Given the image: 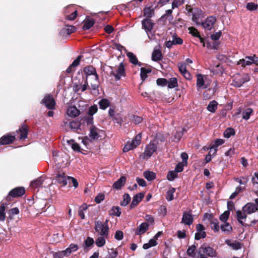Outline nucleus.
Wrapping results in <instances>:
<instances>
[{
  "mask_svg": "<svg viewBox=\"0 0 258 258\" xmlns=\"http://www.w3.org/2000/svg\"><path fill=\"white\" fill-rule=\"evenodd\" d=\"M230 212L229 210L225 211L220 216V219L221 221L225 222L228 219Z\"/></svg>",
  "mask_w": 258,
  "mask_h": 258,
  "instance_id": "obj_57",
  "label": "nucleus"
},
{
  "mask_svg": "<svg viewBox=\"0 0 258 258\" xmlns=\"http://www.w3.org/2000/svg\"><path fill=\"white\" fill-rule=\"evenodd\" d=\"M226 242L228 245L235 250H238L240 249L241 247L240 243L236 241L231 242L229 240H226Z\"/></svg>",
  "mask_w": 258,
  "mask_h": 258,
  "instance_id": "obj_36",
  "label": "nucleus"
},
{
  "mask_svg": "<svg viewBox=\"0 0 258 258\" xmlns=\"http://www.w3.org/2000/svg\"><path fill=\"white\" fill-rule=\"evenodd\" d=\"M98 110V107L96 105L91 106L88 110V114L90 116H93L95 113L97 112Z\"/></svg>",
  "mask_w": 258,
  "mask_h": 258,
  "instance_id": "obj_56",
  "label": "nucleus"
},
{
  "mask_svg": "<svg viewBox=\"0 0 258 258\" xmlns=\"http://www.w3.org/2000/svg\"><path fill=\"white\" fill-rule=\"evenodd\" d=\"M193 220V217L191 213L186 212H183L181 223L186 225H190L192 224Z\"/></svg>",
  "mask_w": 258,
  "mask_h": 258,
  "instance_id": "obj_14",
  "label": "nucleus"
},
{
  "mask_svg": "<svg viewBox=\"0 0 258 258\" xmlns=\"http://www.w3.org/2000/svg\"><path fill=\"white\" fill-rule=\"evenodd\" d=\"M154 14L153 9L150 7H146L144 10V15L148 19L151 18Z\"/></svg>",
  "mask_w": 258,
  "mask_h": 258,
  "instance_id": "obj_41",
  "label": "nucleus"
},
{
  "mask_svg": "<svg viewBox=\"0 0 258 258\" xmlns=\"http://www.w3.org/2000/svg\"><path fill=\"white\" fill-rule=\"evenodd\" d=\"M235 180L238 182L240 184H245L248 180V179L247 177H241L240 178H236Z\"/></svg>",
  "mask_w": 258,
  "mask_h": 258,
  "instance_id": "obj_62",
  "label": "nucleus"
},
{
  "mask_svg": "<svg viewBox=\"0 0 258 258\" xmlns=\"http://www.w3.org/2000/svg\"><path fill=\"white\" fill-rule=\"evenodd\" d=\"M76 29L74 26H69L68 28L63 29L60 33L61 35H63L64 33H67L68 35H70L72 33L76 31Z\"/></svg>",
  "mask_w": 258,
  "mask_h": 258,
  "instance_id": "obj_35",
  "label": "nucleus"
},
{
  "mask_svg": "<svg viewBox=\"0 0 258 258\" xmlns=\"http://www.w3.org/2000/svg\"><path fill=\"white\" fill-rule=\"evenodd\" d=\"M131 199L128 194H124L123 196V200L120 202V205L123 207L127 206L131 201Z\"/></svg>",
  "mask_w": 258,
  "mask_h": 258,
  "instance_id": "obj_38",
  "label": "nucleus"
},
{
  "mask_svg": "<svg viewBox=\"0 0 258 258\" xmlns=\"http://www.w3.org/2000/svg\"><path fill=\"white\" fill-rule=\"evenodd\" d=\"M157 146L153 143L151 142L146 147L144 153V158H149L156 151Z\"/></svg>",
  "mask_w": 258,
  "mask_h": 258,
  "instance_id": "obj_7",
  "label": "nucleus"
},
{
  "mask_svg": "<svg viewBox=\"0 0 258 258\" xmlns=\"http://www.w3.org/2000/svg\"><path fill=\"white\" fill-rule=\"evenodd\" d=\"M110 69V75L113 76L116 81H119L122 77L125 76L124 66L122 62L119 63L116 70H113L112 67H111Z\"/></svg>",
  "mask_w": 258,
  "mask_h": 258,
  "instance_id": "obj_4",
  "label": "nucleus"
},
{
  "mask_svg": "<svg viewBox=\"0 0 258 258\" xmlns=\"http://www.w3.org/2000/svg\"><path fill=\"white\" fill-rule=\"evenodd\" d=\"M108 255L107 256L108 258H116L118 255V252L116 250L112 248L108 250Z\"/></svg>",
  "mask_w": 258,
  "mask_h": 258,
  "instance_id": "obj_55",
  "label": "nucleus"
},
{
  "mask_svg": "<svg viewBox=\"0 0 258 258\" xmlns=\"http://www.w3.org/2000/svg\"><path fill=\"white\" fill-rule=\"evenodd\" d=\"M89 137L92 140L97 139L99 138L98 128L94 125H91L90 129Z\"/></svg>",
  "mask_w": 258,
  "mask_h": 258,
  "instance_id": "obj_25",
  "label": "nucleus"
},
{
  "mask_svg": "<svg viewBox=\"0 0 258 258\" xmlns=\"http://www.w3.org/2000/svg\"><path fill=\"white\" fill-rule=\"evenodd\" d=\"M203 252L210 257H215L216 256V251L212 247L210 246L202 247Z\"/></svg>",
  "mask_w": 258,
  "mask_h": 258,
  "instance_id": "obj_23",
  "label": "nucleus"
},
{
  "mask_svg": "<svg viewBox=\"0 0 258 258\" xmlns=\"http://www.w3.org/2000/svg\"><path fill=\"white\" fill-rule=\"evenodd\" d=\"M210 226L211 229L215 232H218L219 231L220 226L219 225V221L218 219L212 218L210 220Z\"/></svg>",
  "mask_w": 258,
  "mask_h": 258,
  "instance_id": "obj_28",
  "label": "nucleus"
},
{
  "mask_svg": "<svg viewBox=\"0 0 258 258\" xmlns=\"http://www.w3.org/2000/svg\"><path fill=\"white\" fill-rule=\"evenodd\" d=\"M186 130L184 128L182 129V131L177 132L176 134L174 135V139L177 141H179L183 135V132H185Z\"/></svg>",
  "mask_w": 258,
  "mask_h": 258,
  "instance_id": "obj_63",
  "label": "nucleus"
},
{
  "mask_svg": "<svg viewBox=\"0 0 258 258\" xmlns=\"http://www.w3.org/2000/svg\"><path fill=\"white\" fill-rule=\"evenodd\" d=\"M236 217L238 222L243 226H249L255 224L258 221V213H255L254 218L248 216L242 210L236 212Z\"/></svg>",
  "mask_w": 258,
  "mask_h": 258,
  "instance_id": "obj_1",
  "label": "nucleus"
},
{
  "mask_svg": "<svg viewBox=\"0 0 258 258\" xmlns=\"http://www.w3.org/2000/svg\"><path fill=\"white\" fill-rule=\"evenodd\" d=\"M186 165L182 163V162H179L178 163L175 168V169L174 170L177 172V173H178V172H181V171H183V167L184 166H186Z\"/></svg>",
  "mask_w": 258,
  "mask_h": 258,
  "instance_id": "obj_59",
  "label": "nucleus"
},
{
  "mask_svg": "<svg viewBox=\"0 0 258 258\" xmlns=\"http://www.w3.org/2000/svg\"><path fill=\"white\" fill-rule=\"evenodd\" d=\"M126 55L129 58L131 62L133 64H137L139 63L137 57L133 53L128 52L127 53Z\"/></svg>",
  "mask_w": 258,
  "mask_h": 258,
  "instance_id": "obj_44",
  "label": "nucleus"
},
{
  "mask_svg": "<svg viewBox=\"0 0 258 258\" xmlns=\"http://www.w3.org/2000/svg\"><path fill=\"white\" fill-rule=\"evenodd\" d=\"M189 30V33L191 34L193 36L198 37L200 39L201 42L203 41V38L201 36L197 29L194 27H189L188 28Z\"/></svg>",
  "mask_w": 258,
  "mask_h": 258,
  "instance_id": "obj_37",
  "label": "nucleus"
},
{
  "mask_svg": "<svg viewBox=\"0 0 258 258\" xmlns=\"http://www.w3.org/2000/svg\"><path fill=\"white\" fill-rule=\"evenodd\" d=\"M150 69L142 68L141 69L140 76L142 80H145L147 78V74L151 73Z\"/></svg>",
  "mask_w": 258,
  "mask_h": 258,
  "instance_id": "obj_42",
  "label": "nucleus"
},
{
  "mask_svg": "<svg viewBox=\"0 0 258 258\" xmlns=\"http://www.w3.org/2000/svg\"><path fill=\"white\" fill-rule=\"evenodd\" d=\"M253 110L250 108L245 109L242 113V118L245 120H248Z\"/></svg>",
  "mask_w": 258,
  "mask_h": 258,
  "instance_id": "obj_39",
  "label": "nucleus"
},
{
  "mask_svg": "<svg viewBox=\"0 0 258 258\" xmlns=\"http://www.w3.org/2000/svg\"><path fill=\"white\" fill-rule=\"evenodd\" d=\"M153 25V23L150 19H145L142 21V28L146 31L147 34L152 30Z\"/></svg>",
  "mask_w": 258,
  "mask_h": 258,
  "instance_id": "obj_12",
  "label": "nucleus"
},
{
  "mask_svg": "<svg viewBox=\"0 0 258 258\" xmlns=\"http://www.w3.org/2000/svg\"><path fill=\"white\" fill-rule=\"evenodd\" d=\"M235 131L234 129L232 128H228L226 129L224 132V136L226 138H230L231 136L234 135Z\"/></svg>",
  "mask_w": 258,
  "mask_h": 258,
  "instance_id": "obj_53",
  "label": "nucleus"
},
{
  "mask_svg": "<svg viewBox=\"0 0 258 258\" xmlns=\"http://www.w3.org/2000/svg\"><path fill=\"white\" fill-rule=\"evenodd\" d=\"M149 225L146 222L141 224L136 229L135 234L137 235H140L145 233L149 229Z\"/></svg>",
  "mask_w": 258,
  "mask_h": 258,
  "instance_id": "obj_15",
  "label": "nucleus"
},
{
  "mask_svg": "<svg viewBox=\"0 0 258 258\" xmlns=\"http://www.w3.org/2000/svg\"><path fill=\"white\" fill-rule=\"evenodd\" d=\"M79 249V245L77 244L71 243L65 250L63 254L66 256H69L73 252H76Z\"/></svg>",
  "mask_w": 258,
  "mask_h": 258,
  "instance_id": "obj_17",
  "label": "nucleus"
},
{
  "mask_svg": "<svg viewBox=\"0 0 258 258\" xmlns=\"http://www.w3.org/2000/svg\"><path fill=\"white\" fill-rule=\"evenodd\" d=\"M111 213L110 214L112 216L119 217L121 215V209L118 206H113L111 210Z\"/></svg>",
  "mask_w": 258,
  "mask_h": 258,
  "instance_id": "obj_40",
  "label": "nucleus"
},
{
  "mask_svg": "<svg viewBox=\"0 0 258 258\" xmlns=\"http://www.w3.org/2000/svg\"><path fill=\"white\" fill-rule=\"evenodd\" d=\"M249 80V77L247 75L237 74L232 77L231 85L236 87H240L243 83Z\"/></svg>",
  "mask_w": 258,
  "mask_h": 258,
  "instance_id": "obj_3",
  "label": "nucleus"
},
{
  "mask_svg": "<svg viewBox=\"0 0 258 258\" xmlns=\"http://www.w3.org/2000/svg\"><path fill=\"white\" fill-rule=\"evenodd\" d=\"M206 236L205 232H197L195 234V239L200 240L201 238H204Z\"/></svg>",
  "mask_w": 258,
  "mask_h": 258,
  "instance_id": "obj_60",
  "label": "nucleus"
},
{
  "mask_svg": "<svg viewBox=\"0 0 258 258\" xmlns=\"http://www.w3.org/2000/svg\"><path fill=\"white\" fill-rule=\"evenodd\" d=\"M16 135H7L3 136L0 139V144L1 145H7L12 143L15 139Z\"/></svg>",
  "mask_w": 258,
  "mask_h": 258,
  "instance_id": "obj_18",
  "label": "nucleus"
},
{
  "mask_svg": "<svg viewBox=\"0 0 258 258\" xmlns=\"http://www.w3.org/2000/svg\"><path fill=\"white\" fill-rule=\"evenodd\" d=\"M42 103L49 109H54L55 105V101L51 94L46 95L42 100Z\"/></svg>",
  "mask_w": 258,
  "mask_h": 258,
  "instance_id": "obj_6",
  "label": "nucleus"
},
{
  "mask_svg": "<svg viewBox=\"0 0 258 258\" xmlns=\"http://www.w3.org/2000/svg\"><path fill=\"white\" fill-rule=\"evenodd\" d=\"M175 191V188L173 187H171L170 188L167 192V195H166V199L168 201H171L173 199V194Z\"/></svg>",
  "mask_w": 258,
  "mask_h": 258,
  "instance_id": "obj_48",
  "label": "nucleus"
},
{
  "mask_svg": "<svg viewBox=\"0 0 258 258\" xmlns=\"http://www.w3.org/2000/svg\"><path fill=\"white\" fill-rule=\"evenodd\" d=\"M105 196L103 194L99 193L95 198V201L96 203H100L104 200Z\"/></svg>",
  "mask_w": 258,
  "mask_h": 258,
  "instance_id": "obj_61",
  "label": "nucleus"
},
{
  "mask_svg": "<svg viewBox=\"0 0 258 258\" xmlns=\"http://www.w3.org/2000/svg\"><path fill=\"white\" fill-rule=\"evenodd\" d=\"M220 227L221 230L224 232H229L232 229L231 226L226 222H224L223 224L221 225Z\"/></svg>",
  "mask_w": 258,
  "mask_h": 258,
  "instance_id": "obj_46",
  "label": "nucleus"
},
{
  "mask_svg": "<svg viewBox=\"0 0 258 258\" xmlns=\"http://www.w3.org/2000/svg\"><path fill=\"white\" fill-rule=\"evenodd\" d=\"M257 4L254 3H248L246 6V8L250 11L256 10L257 9Z\"/></svg>",
  "mask_w": 258,
  "mask_h": 258,
  "instance_id": "obj_54",
  "label": "nucleus"
},
{
  "mask_svg": "<svg viewBox=\"0 0 258 258\" xmlns=\"http://www.w3.org/2000/svg\"><path fill=\"white\" fill-rule=\"evenodd\" d=\"M95 230L97 236L108 237L109 227L108 226V220H106L105 222L100 221L95 222Z\"/></svg>",
  "mask_w": 258,
  "mask_h": 258,
  "instance_id": "obj_2",
  "label": "nucleus"
},
{
  "mask_svg": "<svg viewBox=\"0 0 258 258\" xmlns=\"http://www.w3.org/2000/svg\"><path fill=\"white\" fill-rule=\"evenodd\" d=\"M5 204L3 203L0 206V221H4L5 220Z\"/></svg>",
  "mask_w": 258,
  "mask_h": 258,
  "instance_id": "obj_49",
  "label": "nucleus"
},
{
  "mask_svg": "<svg viewBox=\"0 0 258 258\" xmlns=\"http://www.w3.org/2000/svg\"><path fill=\"white\" fill-rule=\"evenodd\" d=\"M207 77L201 74L197 75V87L199 88L206 89L208 87V84L206 83Z\"/></svg>",
  "mask_w": 258,
  "mask_h": 258,
  "instance_id": "obj_10",
  "label": "nucleus"
},
{
  "mask_svg": "<svg viewBox=\"0 0 258 258\" xmlns=\"http://www.w3.org/2000/svg\"><path fill=\"white\" fill-rule=\"evenodd\" d=\"M162 58L161 51L159 48L155 47L152 52V59L153 61H158Z\"/></svg>",
  "mask_w": 258,
  "mask_h": 258,
  "instance_id": "obj_21",
  "label": "nucleus"
},
{
  "mask_svg": "<svg viewBox=\"0 0 258 258\" xmlns=\"http://www.w3.org/2000/svg\"><path fill=\"white\" fill-rule=\"evenodd\" d=\"M132 120L135 124H139L143 120V118L141 116L133 115L132 117Z\"/></svg>",
  "mask_w": 258,
  "mask_h": 258,
  "instance_id": "obj_64",
  "label": "nucleus"
},
{
  "mask_svg": "<svg viewBox=\"0 0 258 258\" xmlns=\"http://www.w3.org/2000/svg\"><path fill=\"white\" fill-rule=\"evenodd\" d=\"M70 127L74 132L79 133V131L81 130L80 123L77 121H72L70 122Z\"/></svg>",
  "mask_w": 258,
  "mask_h": 258,
  "instance_id": "obj_30",
  "label": "nucleus"
},
{
  "mask_svg": "<svg viewBox=\"0 0 258 258\" xmlns=\"http://www.w3.org/2000/svg\"><path fill=\"white\" fill-rule=\"evenodd\" d=\"M144 197V194L142 192H140L135 195L133 197L131 204H130V209H133L136 207L142 200Z\"/></svg>",
  "mask_w": 258,
  "mask_h": 258,
  "instance_id": "obj_16",
  "label": "nucleus"
},
{
  "mask_svg": "<svg viewBox=\"0 0 258 258\" xmlns=\"http://www.w3.org/2000/svg\"><path fill=\"white\" fill-rule=\"evenodd\" d=\"M216 21V18L213 16H210L208 17L204 22H202L201 25H202L205 29L207 30H211L213 27Z\"/></svg>",
  "mask_w": 258,
  "mask_h": 258,
  "instance_id": "obj_8",
  "label": "nucleus"
},
{
  "mask_svg": "<svg viewBox=\"0 0 258 258\" xmlns=\"http://www.w3.org/2000/svg\"><path fill=\"white\" fill-rule=\"evenodd\" d=\"M55 180L56 183L60 184L61 186H64L68 183V179L64 173H62L56 175Z\"/></svg>",
  "mask_w": 258,
  "mask_h": 258,
  "instance_id": "obj_13",
  "label": "nucleus"
},
{
  "mask_svg": "<svg viewBox=\"0 0 258 258\" xmlns=\"http://www.w3.org/2000/svg\"><path fill=\"white\" fill-rule=\"evenodd\" d=\"M110 105L109 101L107 99H102L99 102V105L100 109L105 110Z\"/></svg>",
  "mask_w": 258,
  "mask_h": 258,
  "instance_id": "obj_34",
  "label": "nucleus"
},
{
  "mask_svg": "<svg viewBox=\"0 0 258 258\" xmlns=\"http://www.w3.org/2000/svg\"><path fill=\"white\" fill-rule=\"evenodd\" d=\"M156 83L158 86H165L167 84L168 81L164 78H159L157 80Z\"/></svg>",
  "mask_w": 258,
  "mask_h": 258,
  "instance_id": "obj_58",
  "label": "nucleus"
},
{
  "mask_svg": "<svg viewBox=\"0 0 258 258\" xmlns=\"http://www.w3.org/2000/svg\"><path fill=\"white\" fill-rule=\"evenodd\" d=\"M141 138V133H139L130 142L134 148H136L140 144Z\"/></svg>",
  "mask_w": 258,
  "mask_h": 258,
  "instance_id": "obj_31",
  "label": "nucleus"
},
{
  "mask_svg": "<svg viewBox=\"0 0 258 258\" xmlns=\"http://www.w3.org/2000/svg\"><path fill=\"white\" fill-rule=\"evenodd\" d=\"M68 144L71 146L73 150L76 151H80V147L79 145L74 142L73 140H70L67 141Z\"/></svg>",
  "mask_w": 258,
  "mask_h": 258,
  "instance_id": "obj_45",
  "label": "nucleus"
},
{
  "mask_svg": "<svg viewBox=\"0 0 258 258\" xmlns=\"http://www.w3.org/2000/svg\"><path fill=\"white\" fill-rule=\"evenodd\" d=\"M242 211L248 216L254 218L255 213H258L257 208L255 204L248 203L242 207Z\"/></svg>",
  "mask_w": 258,
  "mask_h": 258,
  "instance_id": "obj_5",
  "label": "nucleus"
},
{
  "mask_svg": "<svg viewBox=\"0 0 258 258\" xmlns=\"http://www.w3.org/2000/svg\"><path fill=\"white\" fill-rule=\"evenodd\" d=\"M217 102L215 100H213L209 102L207 108L209 111L212 113H214L217 108Z\"/></svg>",
  "mask_w": 258,
  "mask_h": 258,
  "instance_id": "obj_29",
  "label": "nucleus"
},
{
  "mask_svg": "<svg viewBox=\"0 0 258 258\" xmlns=\"http://www.w3.org/2000/svg\"><path fill=\"white\" fill-rule=\"evenodd\" d=\"M202 12L201 10H197V12L192 13V20L197 26H200L202 22L200 21V19L202 17Z\"/></svg>",
  "mask_w": 258,
  "mask_h": 258,
  "instance_id": "obj_24",
  "label": "nucleus"
},
{
  "mask_svg": "<svg viewBox=\"0 0 258 258\" xmlns=\"http://www.w3.org/2000/svg\"><path fill=\"white\" fill-rule=\"evenodd\" d=\"M172 43L174 45H180L183 43V40L176 34H174L172 36Z\"/></svg>",
  "mask_w": 258,
  "mask_h": 258,
  "instance_id": "obj_51",
  "label": "nucleus"
},
{
  "mask_svg": "<svg viewBox=\"0 0 258 258\" xmlns=\"http://www.w3.org/2000/svg\"><path fill=\"white\" fill-rule=\"evenodd\" d=\"M25 189L23 187H16L10 191L7 199H8L10 198V197L13 198L21 197L25 194Z\"/></svg>",
  "mask_w": 258,
  "mask_h": 258,
  "instance_id": "obj_9",
  "label": "nucleus"
},
{
  "mask_svg": "<svg viewBox=\"0 0 258 258\" xmlns=\"http://www.w3.org/2000/svg\"><path fill=\"white\" fill-rule=\"evenodd\" d=\"M18 134H20V137L18 138L20 140H24L27 138L28 133V128L26 125H23L18 131L17 132Z\"/></svg>",
  "mask_w": 258,
  "mask_h": 258,
  "instance_id": "obj_19",
  "label": "nucleus"
},
{
  "mask_svg": "<svg viewBox=\"0 0 258 258\" xmlns=\"http://www.w3.org/2000/svg\"><path fill=\"white\" fill-rule=\"evenodd\" d=\"M125 182L126 178L122 176L113 183L112 187L113 188L119 189L124 185Z\"/></svg>",
  "mask_w": 258,
  "mask_h": 258,
  "instance_id": "obj_22",
  "label": "nucleus"
},
{
  "mask_svg": "<svg viewBox=\"0 0 258 258\" xmlns=\"http://www.w3.org/2000/svg\"><path fill=\"white\" fill-rule=\"evenodd\" d=\"M68 115L71 117H76L79 115L80 111L75 106H70L67 110Z\"/></svg>",
  "mask_w": 258,
  "mask_h": 258,
  "instance_id": "obj_20",
  "label": "nucleus"
},
{
  "mask_svg": "<svg viewBox=\"0 0 258 258\" xmlns=\"http://www.w3.org/2000/svg\"><path fill=\"white\" fill-rule=\"evenodd\" d=\"M98 238L95 240V244L96 245L99 247H101L105 245L106 243V239L108 238V237H105L103 236H98Z\"/></svg>",
  "mask_w": 258,
  "mask_h": 258,
  "instance_id": "obj_27",
  "label": "nucleus"
},
{
  "mask_svg": "<svg viewBox=\"0 0 258 258\" xmlns=\"http://www.w3.org/2000/svg\"><path fill=\"white\" fill-rule=\"evenodd\" d=\"M167 85L169 88H173L177 86V80L176 78H171L168 81Z\"/></svg>",
  "mask_w": 258,
  "mask_h": 258,
  "instance_id": "obj_43",
  "label": "nucleus"
},
{
  "mask_svg": "<svg viewBox=\"0 0 258 258\" xmlns=\"http://www.w3.org/2000/svg\"><path fill=\"white\" fill-rule=\"evenodd\" d=\"M84 72L87 76L93 75L95 81H97L98 80V75L96 73V69L93 66H89L85 67Z\"/></svg>",
  "mask_w": 258,
  "mask_h": 258,
  "instance_id": "obj_11",
  "label": "nucleus"
},
{
  "mask_svg": "<svg viewBox=\"0 0 258 258\" xmlns=\"http://www.w3.org/2000/svg\"><path fill=\"white\" fill-rule=\"evenodd\" d=\"M144 176L148 181H152L156 178V174L150 171H145L144 172Z\"/></svg>",
  "mask_w": 258,
  "mask_h": 258,
  "instance_id": "obj_33",
  "label": "nucleus"
},
{
  "mask_svg": "<svg viewBox=\"0 0 258 258\" xmlns=\"http://www.w3.org/2000/svg\"><path fill=\"white\" fill-rule=\"evenodd\" d=\"M87 209V205L86 204H83L79 209L78 214L82 219L85 218V214L84 211Z\"/></svg>",
  "mask_w": 258,
  "mask_h": 258,
  "instance_id": "obj_47",
  "label": "nucleus"
},
{
  "mask_svg": "<svg viewBox=\"0 0 258 258\" xmlns=\"http://www.w3.org/2000/svg\"><path fill=\"white\" fill-rule=\"evenodd\" d=\"M44 181V178L40 177L31 183V186L33 188H38L42 186Z\"/></svg>",
  "mask_w": 258,
  "mask_h": 258,
  "instance_id": "obj_26",
  "label": "nucleus"
},
{
  "mask_svg": "<svg viewBox=\"0 0 258 258\" xmlns=\"http://www.w3.org/2000/svg\"><path fill=\"white\" fill-rule=\"evenodd\" d=\"M94 24V21L93 19L86 20L83 26L84 30H87L90 29Z\"/></svg>",
  "mask_w": 258,
  "mask_h": 258,
  "instance_id": "obj_32",
  "label": "nucleus"
},
{
  "mask_svg": "<svg viewBox=\"0 0 258 258\" xmlns=\"http://www.w3.org/2000/svg\"><path fill=\"white\" fill-rule=\"evenodd\" d=\"M177 176V173L175 170L168 172L167 175V179L169 181H173Z\"/></svg>",
  "mask_w": 258,
  "mask_h": 258,
  "instance_id": "obj_50",
  "label": "nucleus"
},
{
  "mask_svg": "<svg viewBox=\"0 0 258 258\" xmlns=\"http://www.w3.org/2000/svg\"><path fill=\"white\" fill-rule=\"evenodd\" d=\"M94 242L95 241L93 238L90 237H87L84 241L85 247L87 248L91 246L94 243Z\"/></svg>",
  "mask_w": 258,
  "mask_h": 258,
  "instance_id": "obj_52",
  "label": "nucleus"
}]
</instances>
